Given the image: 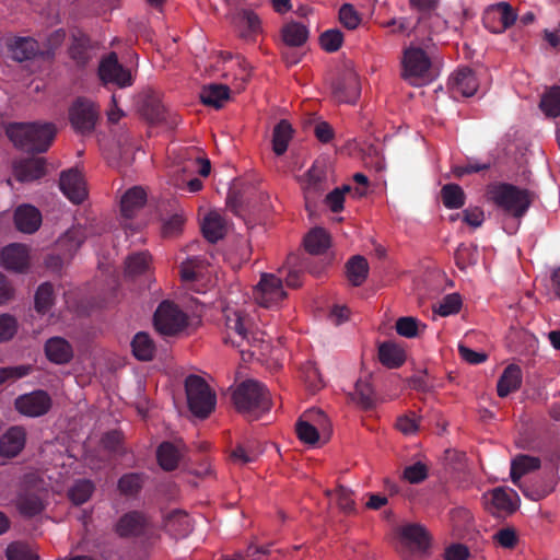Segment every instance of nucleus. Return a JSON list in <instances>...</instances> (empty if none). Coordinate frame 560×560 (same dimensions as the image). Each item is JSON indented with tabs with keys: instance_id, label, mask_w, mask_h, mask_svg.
Listing matches in <instances>:
<instances>
[{
	"instance_id": "1",
	"label": "nucleus",
	"mask_w": 560,
	"mask_h": 560,
	"mask_svg": "<svg viewBox=\"0 0 560 560\" xmlns=\"http://www.w3.org/2000/svg\"><path fill=\"white\" fill-rule=\"evenodd\" d=\"M7 136L15 147L42 153L52 143L56 128L49 122H14L8 126Z\"/></svg>"
},
{
	"instance_id": "2",
	"label": "nucleus",
	"mask_w": 560,
	"mask_h": 560,
	"mask_svg": "<svg viewBox=\"0 0 560 560\" xmlns=\"http://www.w3.org/2000/svg\"><path fill=\"white\" fill-rule=\"evenodd\" d=\"M233 402L238 412L250 420L270 410L271 399L266 386L254 380L242 382L234 389Z\"/></svg>"
},
{
	"instance_id": "3",
	"label": "nucleus",
	"mask_w": 560,
	"mask_h": 560,
	"mask_svg": "<svg viewBox=\"0 0 560 560\" xmlns=\"http://www.w3.org/2000/svg\"><path fill=\"white\" fill-rule=\"evenodd\" d=\"M228 338L233 346L241 348V352L249 351L245 349L248 347H260L264 342V334L254 330V325L250 317L242 310L225 307L223 310Z\"/></svg>"
},
{
	"instance_id": "4",
	"label": "nucleus",
	"mask_w": 560,
	"mask_h": 560,
	"mask_svg": "<svg viewBox=\"0 0 560 560\" xmlns=\"http://www.w3.org/2000/svg\"><path fill=\"white\" fill-rule=\"evenodd\" d=\"M495 206L515 218L523 217L532 203V194L511 184H498L489 189Z\"/></svg>"
},
{
	"instance_id": "5",
	"label": "nucleus",
	"mask_w": 560,
	"mask_h": 560,
	"mask_svg": "<svg viewBox=\"0 0 560 560\" xmlns=\"http://www.w3.org/2000/svg\"><path fill=\"white\" fill-rule=\"evenodd\" d=\"M401 68L402 79L415 86L427 84L434 77L429 56L419 47L410 46L404 50Z\"/></svg>"
},
{
	"instance_id": "6",
	"label": "nucleus",
	"mask_w": 560,
	"mask_h": 560,
	"mask_svg": "<svg viewBox=\"0 0 560 560\" xmlns=\"http://www.w3.org/2000/svg\"><path fill=\"white\" fill-rule=\"evenodd\" d=\"M45 481L34 474L26 475L16 498V508L25 516L39 514L45 505Z\"/></svg>"
},
{
	"instance_id": "7",
	"label": "nucleus",
	"mask_w": 560,
	"mask_h": 560,
	"mask_svg": "<svg viewBox=\"0 0 560 560\" xmlns=\"http://www.w3.org/2000/svg\"><path fill=\"white\" fill-rule=\"evenodd\" d=\"M185 388L190 411L199 418H207L217 401L215 394L207 382L198 375H189L185 381Z\"/></svg>"
},
{
	"instance_id": "8",
	"label": "nucleus",
	"mask_w": 560,
	"mask_h": 560,
	"mask_svg": "<svg viewBox=\"0 0 560 560\" xmlns=\"http://www.w3.org/2000/svg\"><path fill=\"white\" fill-rule=\"evenodd\" d=\"M298 438L306 444H315L320 434L328 440L330 425L322 410H308L296 423Z\"/></svg>"
},
{
	"instance_id": "9",
	"label": "nucleus",
	"mask_w": 560,
	"mask_h": 560,
	"mask_svg": "<svg viewBox=\"0 0 560 560\" xmlns=\"http://www.w3.org/2000/svg\"><path fill=\"white\" fill-rule=\"evenodd\" d=\"M154 326L161 335L173 336L187 326V316L175 304L164 301L155 311Z\"/></svg>"
},
{
	"instance_id": "10",
	"label": "nucleus",
	"mask_w": 560,
	"mask_h": 560,
	"mask_svg": "<svg viewBox=\"0 0 560 560\" xmlns=\"http://www.w3.org/2000/svg\"><path fill=\"white\" fill-rule=\"evenodd\" d=\"M540 467V459L538 457L529 456V455H517L511 464V479L512 482L517 486L520 489H522L523 493L534 500L538 501L542 498H545L549 492L550 489H542V490H528L527 488H523L520 483V480L522 476L534 471Z\"/></svg>"
},
{
	"instance_id": "11",
	"label": "nucleus",
	"mask_w": 560,
	"mask_h": 560,
	"mask_svg": "<svg viewBox=\"0 0 560 560\" xmlns=\"http://www.w3.org/2000/svg\"><path fill=\"white\" fill-rule=\"evenodd\" d=\"M287 296L280 278L272 273L261 275L254 298L264 307H272Z\"/></svg>"
},
{
	"instance_id": "12",
	"label": "nucleus",
	"mask_w": 560,
	"mask_h": 560,
	"mask_svg": "<svg viewBox=\"0 0 560 560\" xmlns=\"http://www.w3.org/2000/svg\"><path fill=\"white\" fill-rule=\"evenodd\" d=\"M69 116L73 129L85 135L94 130L98 110L94 103L80 98L70 108Z\"/></svg>"
},
{
	"instance_id": "13",
	"label": "nucleus",
	"mask_w": 560,
	"mask_h": 560,
	"mask_svg": "<svg viewBox=\"0 0 560 560\" xmlns=\"http://www.w3.org/2000/svg\"><path fill=\"white\" fill-rule=\"evenodd\" d=\"M327 171L323 162H315L305 175L304 195L305 207L312 212L315 208L316 199L326 189Z\"/></svg>"
},
{
	"instance_id": "14",
	"label": "nucleus",
	"mask_w": 560,
	"mask_h": 560,
	"mask_svg": "<svg viewBox=\"0 0 560 560\" xmlns=\"http://www.w3.org/2000/svg\"><path fill=\"white\" fill-rule=\"evenodd\" d=\"M98 74L105 84L113 83L119 88H126L132 84V77L130 71L125 69L118 62L115 52L109 54L101 61L98 67Z\"/></svg>"
},
{
	"instance_id": "15",
	"label": "nucleus",
	"mask_w": 560,
	"mask_h": 560,
	"mask_svg": "<svg viewBox=\"0 0 560 560\" xmlns=\"http://www.w3.org/2000/svg\"><path fill=\"white\" fill-rule=\"evenodd\" d=\"M50 407V396L44 390H35L15 399L18 411L27 417H40L47 413Z\"/></svg>"
},
{
	"instance_id": "16",
	"label": "nucleus",
	"mask_w": 560,
	"mask_h": 560,
	"mask_svg": "<svg viewBox=\"0 0 560 560\" xmlns=\"http://www.w3.org/2000/svg\"><path fill=\"white\" fill-rule=\"evenodd\" d=\"M140 113L151 124L165 122L170 127L177 124L176 115L172 116L162 104L160 97L153 93L147 94L143 97Z\"/></svg>"
},
{
	"instance_id": "17",
	"label": "nucleus",
	"mask_w": 560,
	"mask_h": 560,
	"mask_svg": "<svg viewBox=\"0 0 560 560\" xmlns=\"http://www.w3.org/2000/svg\"><path fill=\"white\" fill-rule=\"evenodd\" d=\"M0 264L8 270L25 272L30 267V248L19 243L5 246L0 253Z\"/></svg>"
},
{
	"instance_id": "18",
	"label": "nucleus",
	"mask_w": 560,
	"mask_h": 560,
	"mask_svg": "<svg viewBox=\"0 0 560 560\" xmlns=\"http://www.w3.org/2000/svg\"><path fill=\"white\" fill-rule=\"evenodd\" d=\"M334 95L339 102L353 103L361 92L359 75L347 69L332 86Z\"/></svg>"
},
{
	"instance_id": "19",
	"label": "nucleus",
	"mask_w": 560,
	"mask_h": 560,
	"mask_svg": "<svg viewBox=\"0 0 560 560\" xmlns=\"http://www.w3.org/2000/svg\"><path fill=\"white\" fill-rule=\"evenodd\" d=\"M59 187L63 195L73 203H81L88 196L83 177L77 170L62 172Z\"/></svg>"
},
{
	"instance_id": "20",
	"label": "nucleus",
	"mask_w": 560,
	"mask_h": 560,
	"mask_svg": "<svg viewBox=\"0 0 560 560\" xmlns=\"http://www.w3.org/2000/svg\"><path fill=\"white\" fill-rule=\"evenodd\" d=\"M26 432L22 427H11L0 436V456L12 458L24 448Z\"/></svg>"
},
{
	"instance_id": "21",
	"label": "nucleus",
	"mask_w": 560,
	"mask_h": 560,
	"mask_svg": "<svg viewBox=\"0 0 560 560\" xmlns=\"http://www.w3.org/2000/svg\"><path fill=\"white\" fill-rule=\"evenodd\" d=\"M402 542L412 550L424 551L430 545V535L421 524H407L400 527Z\"/></svg>"
},
{
	"instance_id": "22",
	"label": "nucleus",
	"mask_w": 560,
	"mask_h": 560,
	"mask_svg": "<svg viewBox=\"0 0 560 560\" xmlns=\"http://www.w3.org/2000/svg\"><path fill=\"white\" fill-rule=\"evenodd\" d=\"M13 173L21 183L36 180L45 175V161L40 158L20 160L14 163Z\"/></svg>"
},
{
	"instance_id": "23",
	"label": "nucleus",
	"mask_w": 560,
	"mask_h": 560,
	"mask_svg": "<svg viewBox=\"0 0 560 560\" xmlns=\"http://www.w3.org/2000/svg\"><path fill=\"white\" fill-rule=\"evenodd\" d=\"M450 84L454 95L465 97L472 96L479 86L477 78L469 68L457 70L450 79Z\"/></svg>"
},
{
	"instance_id": "24",
	"label": "nucleus",
	"mask_w": 560,
	"mask_h": 560,
	"mask_svg": "<svg viewBox=\"0 0 560 560\" xmlns=\"http://www.w3.org/2000/svg\"><path fill=\"white\" fill-rule=\"evenodd\" d=\"M14 223L19 231L28 234L34 233L42 223L40 212L31 205H22L15 210Z\"/></svg>"
},
{
	"instance_id": "25",
	"label": "nucleus",
	"mask_w": 560,
	"mask_h": 560,
	"mask_svg": "<svg viewBox=\"0 0 560 560\" xmlns=\"http://www.w3.org/2000/svg\"><path fill=\"white\" fill-rule=\"evenodd\" d=\"M148 526L147 517L137 511L121 516L116 525V532L121 537L139 536Z\"/></svg>"
},
{
	"instance_id": "26",
	"label": "nucleus",
	"mask_w": 560,
	"mask_h": 560,
	"mask_svg": "<svg viewBox=\"0 0 560 560\" xmlns=\"http://www.w3.org/2000/svg\"><path fill=\"white\" fill-rule=\"evenodd\" d=\"M45 353L49 361L66 364L73 357L71 345L61 337H51L45 343Z\"/></svg>"
},
{
	"instance_id": "27",
	"label": "nucleus",
	"mask_w": 560,
	"mask_h": 560,
	"mask_svg": "<svg viewBox=\"0 0 560 560\" xmlns=\"http://www.w3.org/2000/svg\"><path fill=\"white\" fill-rule=\"evenodd\" d=\"M522 385V370L516 364L508 365L500 376L497 385V392L500 397H506L516 392Z\"/></svg>"
},
{
	"instance_id": "28",
	"label": "nucleus",
	"mask_w": 560,
	"mask_h": 560,
	"mask_svg": "<svg viewBox=\"0 0 560 560\" xmlns=\"http://www.w3.org/2000/svg\"><path fill=\"white\" fill-rule=\"evenodd\" d=\"M517 494L505 488H495L490 493V508L492 513H505L510 514L515 511L516 506L513 502V498Z\"/></svg>"
},
{
	"instance_id": "29",
	"label": "nucleus",
	"mask_w": 560,
	"mask_h": 560,
	"mask_svg": "<svg viewBox=\"0 0 560 560\" xmlns=\"http://www.w3.org/2000/svg\"><path fill=\"white\" fill-rule=\"evenodd\" d=\"M201 230L209 242L215 243L224 236L226 222L219 212L211 211L205 217Z\"/></svg>"
},
{
	"instance_id": "30",
	"label": "nucleus",
	"mask_w": 560,
	"mask_h": 560,
	"mask_svg": "<svg viewBox=\"0 0 560 560\" xmlns=\"http://www.w3.org/2000/svg\"><path fill=\"white\" fill-rule=\"evenodd\" d=\"M230 98V88L225 84L212 83L205 85L200 92V100L205 105L221 108Z\"/></svg>"
},
{
	"instance_id": "31",
	"label": "nucleus",
	"mask_w": 560,
	"mask_h": 560,
	"mask_svg": "<svg viewBox=\"0 0 560 560\" xmlns=\"http://www.w3.org/2000/svg\"><path fill=\"white\" fill-rule=\"evenodd\" d=\"M240 35L246 40H252L261 32L260 19L252 10H241L237 14Z\"/></svg>"
},
{
	"instance_id": "32",
	"label": "nucleus",
	"mask_w": 560,
	"mask_h": 560,
	"mask_svg": "<svg viewBox=\"0 0 560 560\" xmlns=\"http://www.w3.org/2000/svg\"><path fill=\"white\" fill-rule=\"evenodd\" d=\"M147 200V194L141 187H132L121 198V213L126 218H132L141 209Z\"/></svg>"
},
{
	"instance_id": "33",
	"label": "nucleus",
	"mask_w": 560,
	"mask_h": 560,
	"mask_svg": "<svg viewBox=\"0 0 560 560\" xmlns=\"http://www.w3.org/2000/svg\"><path fill=\"white\" fill-rule=\"evenodd\" d=\"M498 19L501 27L494 32H504L511 27L517 20V14L508 2L492 4L487 12V19Z\"/></svg>"
},
{
	"instance_id": "34",
	"label": "nucleus",
	"mask_w": 560,
	"mask_h": 560,
	"mask_svg": "<svg viewBox=\"0 0 560 560\" xmlns=\"http://www.w3.org/2000/svg\"><path fill=\"white\" fill-rule=\"evenodd\" d=\"M86 230L82 226L69 229L59 240L58 246L71 257L86 238Z\"/></svg>"
},
{
	"instance_id": "35",
	"label": "nucleus",
	"mask_w": 560,
	"mask_h": 560,
	"mask_svg": "<svg viewBox=\"0 0 560 560\" xmlns=\"http://www.w3.org/2000/svg\"><path fill=\"white\" fill-rule=\"evenodd\" d=\"M9 50L14 60L22 62L35 56L38 50V46L36 40L33 38L19 37L9 44Z\"/></svg>"
},
{
	"instance_id": "36",
	"label": "nucleus",
	"mask_w": 560,
	"mask_h": 560,
	"mask_svg": "<svg viewBox=\"0 0 560 560\" xmlns=\"http://www.w3.org/2000/svg\"><path fill=\"white\" fill-rule=\"evenodd\" d=\"M159 465L167 471L174 470L182 457V451L171 442H163L156 451Z\"/></svg>"
},
{
	"instance_id": "37",
	"label": "nucleus",
	"mask_w": 560,
	"mask_h": 560,
	"mask_svg": "<svg viewBox=\"0 0 560 560\" xmlns=\"http://www.w3.org/2000/svg\"><path fill=\"white\" fill-rule=\"evenodd\" d=\"M330 245L328 233L322 228L311 230L304 237V247L312 255L324 253Z\"/></svg>"
},
{
	"instance_id": "38",
	"label": "nucleus",
	"mask_w": 560,
	"mask_h": 560,
	"mask_svg": "<svg viewBox=\"0 0 560 560\" xmlns=\"http://www.w3.org/2000/svg\"><path fill=\"white\" fill-rule=\"evenodd\" d=\"M135 357L140 361H150L155 353V345L151 337L143 331L136 334L131 341Z\"/></svg>"
},
{
	"instance_id": "39",
	"label": "nucleus",
	"mask_w": 560,
	"mask_h": 560,
	"mask_svg": "<svg viewBox=\"0 0 560 560\" xmlns=\"http://www.w3.org/2000/svg\"><path fill=\"white\" fill-rule=\"evenodd\" d=\"M378 358L385 366L396 369L405 362V352L393 342H384L378 348Z\"/></svg>"
},
{
	"instance_id": "40",
	"label": "nucleus",
	"mask_w": 560,
	"mask_h": 560,
	"mask_svg": "<svg viewBox=\"0 0 560 560\" xmlns=\"http://www.w3.org/2000/svg\"><path fill=\"white\" fill-rule=\"evenodd\" d=\"M368 273L369 264L363 256L355 255L347 262V276L353 285H361L365 281Z\"/></svg>"
},
{
	"instance_id": "41",
	"label": "nucleus",
	"mask_w": 560,
	"mask_h": 560,
	"mask_svg": "<svg viewBox=\"0 0 560 560\" xmlns=\"http://www.w3.org/2000/svg\"><path fill=\"white\" fill-rule=\"evenodd\" d=\"M151 266V256L148 252L129 255L125 261V275L136 277L147 272Z\"/></svg>"
},
{
	"instance_id": "42",
	"label": "nucleus",
	"mask_w": 560,
	"mask_h": 560,
	"mask_svg": "<svg viewBox=\"0 0 560 560\" xmlns=\"http://www.w3.org/2000/svg\"><path fill=\"white\" fill-rule=\"evenodd\" d=\"M282 39L288 46L300 47L308 38V30L305 25L291 22L282 27Z\"/></svg>"
},
{
	"instance_id": "43",
	"label": "nucleus",
	"mask_w": 560,
	"mask_h": 560,
	"mask_svg": "<svg viewBox=\"0 0 560 560\" xmlns=\"http://www.w3.org/2000/svg\"><path fill=\"white\" fill-rule=\"evenodd\" d=\"M292 127L287 120H281L272 132V150L277 155H282L292 138Z\"/></svg>"
},
{
	"instance_id": "44",
	"label": "nucleus",
	"mask_w": 560,
	"mask_h": 560,
	"mask_svg": "<svg viewBox=\"0 0 560 560\" xmlns=\"http://www.w3.org/2000/svg\"><path fill=\"white\" fill-rule=\"evenodd\" d=\"M399 336L405 338H416L420 336L427 328V325L412 316L399 317L395 325Z\"/></svg>"
},
{
	"instance_id": "45",
	"label": "nucleus",
	"mask_w": 560,
	"mask_h": 560,
	"mask_svg": "<svg viewBox=\"0 0 560 560\" xmlns=\"http://www.w3.org/2000/svg\"><path fill=\"white\" fill-rule=\"evenodd\" d=\"M443 205L448 209H459L465 205V192L457 184H446L441 189Z\"/></svg>"
},
{
	"instance_id": "46",
	"label": "nucleus",
	"mask_w": 560,
	"mask_h": 560,
	"mask_svg": "<svg viewBox=\"0 0 560 560\" xmlns=\"http://www.w3.org/2000/svg\"><path fill=\"white\" fill-rule=\"evenodd\" d=\"M94 489V483L91 480L80 479L70 487L68 495L74 504L80 505L91 498Z\"/></svg>"
},
{
	"instance_id": "47",
	"label": "nucleus",
	"mask_w": 560,
	"mask_h": 560,
	"mask_svg": "<svg viewBox=\"0 0 560 560\" xmlns=\"http://www.w3.org/2000/svg\"><path fill=\"white\" fill-rule=\"evenodd\" d=\"M352 400L363 409H370L374 406V392L369 382L362 380L357 382Z\"/></svg>"
},
{
	"instance_id": "48",
	"label": "nucleus",
	"mask_w": 560,
	"mask_h": 560,
	"mask_svg": "<svg viewBox=\"0 0 560 560\" xmlns=\"http://www.w3.org/2000/svg\"><path fill=\"white\" fill-rule=\"evenodd\" d=\"M540 108L548 117L555 118L560 115V86H555L544 94Z\"/></svg>"
},
{
	"instance_id": "49",
	"label": "nucleus",
	"mask_w": 560,
	"mask_h": 560,
	"mask_svg": "<svg viewBox=\"0 0 560 560\" xmlns=\"http://www.w3.org/2000/svg\"><path fill=\"white\" fill-rule=\"evenodd\" d=\"M166 527L179 536L190 532V520L183 511H174L166 518Z\"/></svg>"
},
{
	"instance_id": "50",
	"label": "nucleus",
	"mask_w": 560,
	"mask_h": 560,
	"mask_svg": "<svg viewBox=\"0 0 560 560\" xmlns=\"http://www.w3.org/2000/svg\"><path fill=\"white\" fill-rule=\"evenodd\" d=\"M54 303V290L51 284H40L35 294V308L38 313H47Z\"/></svg>"
},
{
	"instance_id": "51",
	"label": "nucleus",
	"mask_w": 560,
	"mask_h": 560,
	"mask_svg": "<svg viewBox=\"0 0 560 560\" xmlns=\"http://www.w3.org/2000/svg\"><path fill=\"white\" fill-rule=\"evenodd\" d=\"M455 261L462 270L468 266L476 265L478 261L477 247L472 245L460 244L455 252Z\"/></svg>"
},
{
	"instance_id": "52",
	"label": "nucleus",
	"mask_w": 560,
	"mask_h": 560,
	"mask_svg": "<svg viewBox=\"0 0 560 560\" xmlns=\"http://www.w3.org/2000/svg\"><path fill=\"white\" fill-rule=\"evenodd\" d=\"M8 560H38L32 548L21 541L12 542L5 550Z\"/></svg>"
},
{
	"instance_id": "53",
	"label": "nucleus",
	"mask_w": 560,
	"mask_h": 560,
	"mask_svg": "<svg viewBox=\"0 0 560 560\" xmlns=\"http://www.w3.org/2000/svg\"><path fill=\"white\" fill-rule=\"evenodd\" d=\"M462 306V298L457 293L445 295L438 306H433V311L441 316H448L459 312Z\"/></svg>"
},
{
	"instance_id": "54",
	"label": "nucleus",
	"mask_w": 560,
	"mask_h": 560,
	"mask_svg": "<svg viewBox=\"0 0 560 560\" xmlns=\"http://www.w3.org/2000/svg\"><path fill=\"white\" fill-rule=\"evenodd\" d=\"M319 42L326 51L334 52L341 47L343 34L337 28H331L320 35Z\"/></svg>"
},
{
	"instance_id": "55",
	"label": "nucleus",
	"mask_w": 560,
	"mask_h": 560,
	"mask_svg": "<svg viewBox=\"0 0 560 560\" xmlns=\"http://www.w3.org/2000/svg\"><path fill=\"white\" fill-rule=\"evenodd\" d=\"M142 487V478L139 474L124 475L118 481V489L125 495L136 494Z\"/></svg>"
},
{
	"instance_id": "56",
	"label": "nucleus",
	"mask_w": 560,
	"mask_h": 560,
	"mask_svg": "<svg viewBox=\"0 0 560 560\" xmlns=\"http://www.w3.org/2000/svg\"><path fill=\"white\" fill-rule=\"evenodd\" d=\"M339 21L348 30H355L361 23V16L350 3H345L339 10Z\"/></svg>"
},
{
	"instance_id": "57",
	"label": "nucleus",
	"mask_w": 560,
	"mask_h": 560,
	"mask_svg": "<svg viewBox=\"0 0 560 560\" xmlns=\"http://www.w3.org/2000/svg\"><path fill=\"white\" fill-rule=\"evenodd\" d=\"M428 476V468L424 464L418 462L413 465L407 466L404 469L402 477L410 483H419Z\"/></svg>"
},
{
	"instance_id": "58",
	"label": "nucleus",
	"mask_w": 560,
	"mask_h": 560,
	"mask_svg": "<svg viewBox=\"0 0 560 560\" xmlns=\"http://www.w3.org/2000/svg\"><path fill=\"white\" fill-rule=\"evenodd\" d=\"M31 372L30 365L8 366L0 369V385L8 381H16L28 375Z\"/></svg>"
},
{
	"instance_id": "59",
	"label": "nucleus",
	"mask_w": 560,
	"mask_h": 560,
	"mask_svg": "<svg viewBox=\"0 0 560 560\" xmlns=\"http://www.w3.org/2000/svg\"><path fill=\"white\" fill-rule=\"evenodd\" d=\"M18 329V323L14 317L8 314L0 316V342L11 339Z\"/></svg>"
},
{
	"instance_id": "60",
	"label": "nucleus",
	"mask_w": 560,
	"mask_h": 560,
	"mask_svg": "<svg viewBox=\"0 0 560 560\" xmlns=\"http://www.w3.org/2000/svg\"><path fill=\"white\" fill-rule=\"evenodd\" d=\"M493 539L503 548H513L517 541L516 533L511 527L499 529L493 535Z\"/></svg>"
},
{
	"instance_id": "61",
	"label": "nucleus",
	"mask_w": 560,
	"mask_h": 560,
	"mask_svg": "<svg viewBox=\"0 0 560 560\" xmlns=\"http://www.w3.org/2000/svg\"><path fill=\"white\" fill-rule=\"evenodd\" d=\"M257 452H254L252 447H244L242 445L236 446L232 454V460L236 464L244 465L254 462L257 457Z\"/></svg>"
},
{
	"instance_id": "62",
	"label": "nucleus",
	"mask_w": 560,
	"mask_h": 560,
	"mask_svg": "<svg viewBox=\"0 0 560 560\" xmlns=\"http://www.w3.org/2000/svg\"><path fill=\"white\" fill-rule=\"evenodd\" d=\"M336 498L340 510L346 513L354 511V500L352 499V492L340 486L336 490Z\"/></svg>"
},
{
	"instance_id": "63",
	"label": "nucleus",
	"mask_w": 560,
	"mask_h": 560,
	"mask_svg": "<svg viewBox=\"0 0 560 560\" xmlns=\"http://www.w3.org/2000/svg\"><path fill=\"white\" fill-rule=\"evenodd\" d=\"M184 222L185 219L182 214H174L170 217L163 222L162 234L167 237L177 234L182 230Z\"/></svg>"
},
{
	"instance_id": "64",
	"label": "nucleus",
	"mask_w": 560,
	"mask_h": 560,
	"mask_svg": "<svg viewBox=\"0 0 560 560\" xmlns=\"http://www.w3.org/2000/svg\"><path fill=\"white\" fill-rule=\"evenodd\" d=\"M397 429L404 434H412L418 430V420L415 413L404 415L397 419Z\"/></svg>"
}]
</instances>
